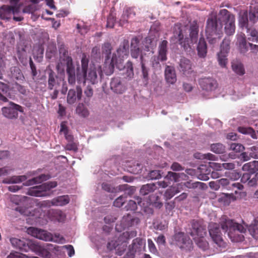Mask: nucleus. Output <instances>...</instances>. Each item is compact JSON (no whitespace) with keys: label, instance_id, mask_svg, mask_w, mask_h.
Listing matches in <instances>:
<instances>
[{"label":"nucleus","instance_id":"1","mask_svg":"<svg viewBox=\"0 0 258 258\" xmlns=\"http://www.w3.org/2000/svg\"><path fill=\"white\" fill-rule=\"evenodd\" d=\"M155 44L150 38L146 37L142 42L135 37L131 42V54L133 58L140 57L143 78L146 81L149 79V69L146 66L147 57L154 53L153 49Z\"/></svg>","mask_w":258,"mask_h":258},{"label":"nucleus","instance_id":"2","mask_svg":"<svg viewBox=\"0 0 258 258\" xmlns=\"http://www.w3.org/2000/svg\"><path fill=\"white\" fill-rule=\"evenodd\" d=\"M10 241L13 247L22 251L27 252L31 250L44 258H51V253L56 254L60 247L52 244H40L36 241L23 238L22 239L12 238Z\"/></svg>","mask_w":258,"mask_h":258},{"label":"nucleus","instance_id":"3","mask_svg":"<svg viewBox=\"0 0 258 258\" xmlns=\"http://www.w3.org/2000/svg\"><path fill=\"white\" fill-rule=\"evenodd\" d=\"M173 41L178 42L183 49L189 54L192 52L191 45L196 43L198 38L199 26L197 23H193L190 26L189 37L190 39L185 37L184 38L185 29L180 25L175 24L173 29Z\"/></svg>","mask_w":258,"mask_h":258},{"label":"nucleus","instance_id":"4","mask_svg":"<svg viewBox=\"0 0 258 258\" xmlns=\"http://www.w3.org/2000/svg\"><path fill=\"white\" fill-rule=\"evenodd\" d=\"M10 200L12 202L16 205H19L21 203H24L27 206H18L15 208V210L19 212L23 216L32 217L33 220H36L40 218V214L38 210H32L30 205L33 199L26 196L19 195H13L10 197Z\"/></svg>","mask_w":258,"mask_h":258},{"label":"nucleus","instance_id":"5","mask_svg":"<svg viewBox=\"0 0 258 258\" xmlns=\"http://www.w3.org/2000/svg\"><path fill=\"white\" fill-rule=\"evenodd\" d=\"M134 235V232H125L120 234L118 237L115 236L109 240L107 244V248L109 251H114L115 254L118 255H122L125 251L127 241Z\"/></svg>","mask_w":258,"mask_h":258},{"label":"nucleus","instance_id":"6","mask_svg":"<svg viewBox=\"0 0 258 258\" xmlns=\"http://www.w3.org/2000/svg\"><path fill=\"white\" fill-rule=\"evenodd\" d=\"M63 64L66 66V73L69 83L72 85H75L76 81V70L73 59L70 54L59 56V62L56 67L58 72L64 71V68L62 67Z\"/></svg>","mask_w":258,"mask_h":258},{"label":"nucleus","instance_id":"7","mask_svg":"<svg viewBox=\"0 0 258 258\" xmlns=\"http://www.w3.org/2000/svg\"><path fill=\"white\" fill-rule=\"evenodd\" d=\"M63 64L66 66V73L69 83L72 85H75L76 81V70L73 59L70 54L59 56V62L56 67L58 72L64 71V68L62 67Z\"/></svg>","mask_w":258,"mask_h":258},{"label":"nucleus","instance_id":"8","mask_svg":"<svg viewBox=\"0 0 258 258\" xmlns=\"http://www.w3.org/2000/svg\"><path fill=\"white\" fill-rule=\"evenodd\" d=\"M128 41L124 39L116 50V53H113L111 59V71H113L114 67L118 70H121L123 67V61L125 57L128 54Z\"/></svg>","mask_w":258,"mask_h":258},{"label":"nucleus","instance_id":"9","mask_svg":"<svg viewBox=\"0 0 258 258\" xmlns=\"http://www.w3.org/2000/svg\"><path fill=\"white\" fill-rule=\"evenodd\" d=\"M221 227L225 232H227L228 236L232 241L234 240V236L233 232H239L241 233H245L246 227L243 225L234 222L233 220L223 216L221 219Z\"/></svg>","mask_w":258,"mask_h":258},{"label":"nucleus","instance_id":"10","mask_svg":"<svg viewBox=\"0 0 258 258\" xmlns=\"http://www.w3.org/2000/svg\"><path fill=\"white\" fill-rule=\"evenodd\" d=\"M28 234L38 239L46 241H53L56 243H62L64 239L59 234H52L45 230L34 227H30L27 229Z\"/></svg>","mask_w":258,"mask_h":258},{"label":"nucleus","instance_id":"11","mask_svg":"<svg viewBox=\"0 0 258 258\" xmlns=\"http://www.w3.org/2000/svg\"><path fill=\"white\" fill-rule=\"evenodd\" d=\"M56 186V182L49 181L38 186L29 188L27 191V194L37 197H46L48 195L47 191L55 187Z\"/></svg>","mask_w":258,"mask_h":258},{"label":"nucleus","instance_id":"12","mask_svg":"<svg viewBox=\"0 0 258 258\" xmlns=\"http://www.w3.org/2000/svg\"><path fill=\"white\" fill-rule=\"evenodd\" d=\"M220 18L219 21L217 18L216 14H212L207 20L206 33L207 35L212 34H221L222 33V24L220 22Z\"/></svg>","mask_w":258,"mask_h":258},{"label":"nucleus","instance_id":"13","mask_svg":"<svg viewBox=\"0 0 258 258\" xmlns=\"http://www.w3.org/2000/svg\"><path fill=\"white\" fill-rule=\"evenodd\" d=\"M219 14L221 16L220 19L225 22V31L228 35H232L235 32V17L228 10L222 9Z\"/></svg>","mask_w":258,"mask_h":258},{"label":"nucleus","instance_id":"14","mask_svg":"<svg viewBox=\"0 0 258 258\" xmlns=\"http://www.w3.org/2000/svg\"><path fill=\"white\" fill-rule=\"evenodd\" d=\"M79 69L80 68L78 67L77 68V75H76V79L79 83L82 81L83 84H85L86 80L89 81L92 84H95L98 82L97 72H98V73H101L100 70L99 69L97 70L95 68H90L88 74H87L86 73V76H84V75H82L78 72Z\"/></svg>","mask_w":258,"mask_h":258},{"label":"nucleus","instance_id":"15","mask_svg":"<svg viewBox=\"0 0 258 258\" xmlns=\"http://www.w3.org/2000/svg\"><path fill=\"white\" fill-rule=\"evenodd\" d=\"M189 231L187 233L193 237L195 236L204 237L206 234V226L204 225L202 221L197 220H193L190 222Z\"/></svg>","mask_w":258,"mask_h":258},{"label":"nucleus","instance_id":"16","mask_svg":"<svg viewBox=\"0 0 258 258\" xmlns=\"http://www.w3.org/2000/svg\"><path fill=\"white\" fill-rule=\"evenodd\" d=\"M125 190L123 195L118 197L113 202L114 206L118 208L121 207L124 203L127 195L133 194L135 191L134 187H130L127 184H124L118 186V190Z\"/></svg>","mask_w":258,"mask_h":258},{"label":"nucleus","instance_id":"17","mask_svg":"<svg viewBox=\"0 0 258 258\" xmlns=\"http://www.w3.org/2000/svg\"><path fill=\"white\" fill-rule=\"evenodd\" d=\"M18 111L23 112L22 107L13 102H10V106L4 107L2 108L3 114L6 117L10 119L17 118Z\"/></svg>","mask_w":258,"mask_h":258},{"label":"nucleus","instance_id":"18","mask_svg":"<svg viewBox=\"0 0 258 258\" xmlns=\"http://www.w3.org/2000/svg\"><path fill=\"white\" fill-rule=\"evenodd\" d=\"M19 7L4 5L0 7V18L2 20H9L12 16L15 15L19 12Z\"/></svg>","mask_w":258,"mask_h":258},{"label":"nucleus","instance_id":"19","mask_svg":"<svg viewBox=\"0 0 258 258\" xmlns=\"http://www.w3.org/2000/svg\"><path fill=\"white\" fill-rule=\"evenodd\" d=\"M209 232L210 236L215 243L221 246L223 242L221 233L218 224L211 223L209 226Z\"/></svg>","mask_w":258,"mask_h":258},{"label":"nucleus","instance_id":"20","mask_svg":"<svg viewBox=\"0 0 258 258\" xmlns=\"http://www.w3.org/2000/svg\"><path fill=\"white\" fill-rule=\"evenodd\" d=\"M220 187L228 190H234V193H238L237 190H242L243 186L240 183L231 182L227 178H221L219 179Z\"/></svg>","mask_w":258,"mask_h":258},{"label":"nucleus","instance_id":"21","mask_svg":"<svg viewBox=\"0 0 258 258\" xmlns=\"http://www.w3.org/2000/svg\"><path fill=\"white\" fill-rule=\"evenodd\" d=\"M47 73L48 75V89L51 90L53 89H57L60 86L61 79H59L56 75L55 73L51 69L47 71Z\"/></svg>","mask_w":258,"mask_h":258},{"label":"nucleus","instance_id":"22","mask_svg":"<svg viewBox=\"0 0 258 258\" xmlns=\"http://www.w3.org/2000/svg\"><path fill=\"white\" fill-rule=\"evenodd\" d=\"M82 97V89L80 86H77L75 89L69 90L67 101L69 104H73L77 100H80Z\"/></svg>","mask_w":258,"mask_h":258},{"label":"nucleus","instance_id":"23","mask_svg":"<svg viewBox=\"0 0 258 258\" xmlns=\"http://www.w3.org/2000/svg\"><path fill=\"white\" fill-rule=\"evenodd\" d=\"M199 84L202 89L207 92L212 91L217 87L216 81L210 77L201 78Z\"/></svg>","mask_w":258,"mask_h":258},{"label":"nucleus","instance_id":"24","mask_svg":"<svg viewBox=\"0 0 258 258\" xmlns=\"http://www.w3.org/2000/svg\"><path fill=\"white\" fill-rule=\"evenodd\" d=\"M110 88L113 92L117 94H122L125 90V87L122 83L121 78L118 77L111 79Z\"/></svg>","mask_w":258,"mask_h":258},{"label":"nucleus","instance_id":"25","mask_svg":"<svg viewBox=\"0 0 258 258\" xmlns=\"http://www.w3.org/2000/svg\"><path fill=\"white\" fill-rule=\"evenodd\" d=\"M178 63V69L184 75L187 76L192 72V63L189 59L182 57Z\"/></svg>","mask_w":258,"mask_h":258},{"label":"nucleus","instance_id":"26","mask_svg":"<svg viewBox=\"0 0 258 258\" xmlns=\"http://www.w3.org/2000/svg\"><path fill=\"white\" fill-rule=\"evenodd\" d=\"M102 53L105 55V63L107 66H108V68L110 71V73H112L113 71H111V50L112 47L110 43H105L102 47Z\"/></svg>","mask_w":258,"mask_h":258},{"label":"nucleus","instance_id":"27","mask_svg":"<svg viewBox=\"0 0 258 258\" xmlns=\"http://www.w3.org/2000/svg\"><path fill=\"white\" fill-rule=\"evenodd\" d=\"M28 49V47L24 43L18 44L17 47V55L21 62L27 59Z\"/></svg>","mask_w":258,"mask_h":258},{"label":"nucleus","instance_id":"28","mask_svg":"<svg viewBox=\"0 0 258 258\" xmlns=\"http://www.w3.org/2000/svg\"><path fill=\"white\" fill-rule=\"evenodd\" d=\"M165 77L167 82L173 84L176 81V76L173 67L167 66L165 70Z\"/></svg>","mask_w":258,"mask_h":258},{"label":"nucleus","instance_id":"29","mask_svg":"<svg viewBox=\"0 0 258 258\" xmlns=\"http://www.w3.org/2000/svg\"><path fill=\"white\" fill-rule=\"evenodd\" d=\"M8 97L12 98L10 90L7 84L0 82V100L7 102Z\"/></svg>","mask_w":258,"mask_h":258},{"label":"nucleus","instance_id":"30","mask_svg":"<svg viewBox=\"0 0 258 258\" xmlns=\"http://www.w3.org/2000/svg\"><path fill=\"white\" fill-rule=\"evenodd\" d=\"M135 16V13L132 8H126L123 11V14L120 19V25L121 26L123 25L128 22L129 19L133 18Z\"/></svg>","mask_w":258,"mask_h":258},{"label":"nucleus","instance_id":"31","mask_svg":"<svg viewBox=\"0 0 258 258\" xmlns=\"http://www.w3.org/2000/svg\"><path fill=\"white\" fill-rule=\"evenodd\" d=\"M122 71V75H123L126 79H131L134 77V73L133 70V63L128 61L125 66L123 64L121 70Z\"/></svg>","mask_w":258,"mask_h":258},{"label":"nucleus","instance_id":"32","mask_svg":"<svg viewBox=\"0 0 258 258\" xmlns=\"http://www.w3.org/2000/svg\"><path fill=\"white\" fill-rule=\"evenodd\" d=\"M168 42L166 40L162 41L158 46V55L161 61H165L167 59Z\"/></svg>","mask_w":258,"mask_h":258},{"label":"nucleus","instance_id":"33","mask_svg":"<svg viewBox=\"0 0 258 258\" xmlns=\"http://www.w3.org/2000/svg\"><path fill=\"white\" fill-rule=\"evenodd\" d=\"M50 219L51 220L62 222L65 219V215L62 211L58 210H51L48 212Z\"/></svg>","mask_w":258,"mask_h":258},{"label":"nucleus","instance_id":"34","mask_svg":"<svg viewBox=\"0 0 258 258\" xmlns=\"http://www.w3.org/2000/svg\"><path fill=\"white\" fill-rule=\"evenodd\" d=\"M242 169L244 171H247L250 174H253L258 171V161H253L244 164Z\"/></svg>","mask_w":258,"mask_h":258},{"label":"nucleus","instance_id":"35","mask_svg":"<svg viewBox=\"0 0 258 258\" xmlns=\"http://www.w3.org/2000/svg\"><path fill=\"white\" fill-rule=\"evenodd\" d=\"M9 76L13 80L23 81L24 79L23 73L19 68L17 67H13L11 68L10 73L9 74Z\"/></svg>","mask_w":258,"mask_h":258},{"label":"nucleus","instance_id":"36","mask_svg":"<svg viewBox=\"0 0 258 258\" xmlns=\"http://www.w3.org/2000/svg\"><path fill=\"white\" fill-rule=\"evenodd\" d=\"M198 55L200 57H205L207 53L206 42L204 38L201 37L197 46Z\"/></svg>","mask_w":258,"mask_h":258},{"label":"nucleus","instance_id":"37","mask_svg":"<svg viewBox=\"0 0 258 258\" xmlns=\"http://www.w3.org/2000/svg\"><path fill=\"white\" fill-rule=\"evenodd\" d=\"M70 199L68 195L59 196L51 200V205L54 206H62L69 203Z\"/></svg>","mask_w":258,"mask_h":258},{"label":"nucleus","instance_id":"38","mask_svg":"<svg viewBox=\"0 0 258 258\" xmlns=\"http://www.w3.org/2000/svg\"><path fill=\"white\" fill-rule=\"evenodd\" d=\"M161 192L156 193L151 195L149 197L150 201L153 206L159 209L161 208L163 206V203L161 201Z\"/></svg>","mask_w":258,"mask_h":258},{"label":"nucleus","instance_id":"39","mask_svg":"<svg viewBox=\"0 0 258 258\" xmlns=\"http://www.w3.org/2000/svg\"><path fill=\"white\" fill-rule=\"evenodd\" d=\"M48 179L47 176L45 174H41L37 177H34L32 179H29L23 183V185L28 186L32 185L35 184L40 183Z\"/></svg>","mask_w":258,"mask_h":258},{"label":"nucleus","instance_id":"40","mask_svg":"<svg viewBox=\"0 0 258 258\" xmlns=\"http://www.w3.org/2000/svg\"><path fill=\"white\" fill-rule=\"evenodd\" d=\"M135 200H130L125 206V208L127 211H135L137 208V205L141 206V203L142 202V200L141 198L137 197L135 198Z\"/></svg>","mask_w":258,"mask_h":258},{"label":"nucleus","instance_id":"41","mask_svg":"<svg viewBox=\"0 0 258 258\" xmlns=\"http://www.w3.org/2000/svg\"><path fill=\"white\" fill-rule=\"evenodd\" d=\"M157 188L156 184L149 183L143 185L140 190L141 195L146 196L149 193L154 191Z\"/></svg>","mask_w":258,"mask_h":258},{"label":"nucleus","instance_id":"42","mask_svg":"<svg viewBox=\"0 0 258 258\" xmlns=\"http://www.w3.org/2000/svg\"><path fill=\"white\" fill-rule=\"evenodd\" d=\"M27 177L26 175L13 176L9 178L4 180L6 183H19L26 180Z\"/></svg>","mask_w":258,"mask_h":258},{"label":"nucleus","instance_id":"43","mask_svg":"<svg viewBox=\"0 0 258 258\" xmlns=\"http://www.w3.org/2000/svg\"><path fill=\"white\" fill-rule=\"evenodd\" d=\"M138 223L139 219L138 218L133 219L130 214H127V216H124L121 221L123 228L132 226L134 224V222Z\"/></svg>","mask_w":258,"mask_h":258},{"label":"nucleus","instance_id":"44","mask_svg":"<svg viewBox=\"0 0 258 258\" xmlns=\"http://www.w3.org/2000/svg\"><path fill=\"white\" fill-rule=\"evenodd\" d=\"M239 132L244 135H249L251 138L254 139L257 138L256 133L250 127L240 126L238 128Z\"/></svg>","mask_w":258,"mask_h":258},{"label":"nucleus","instance_id":"45","mask_svg":"<svg viewBox=\"0 0 258 258\" xmlns=\"http://www.w3.org/2000/svg\"><path fill=\"white\" fill-rule=\"evenodd\" d=\"M76 111L77 114L83 117H86L88 116L89 114V111L88 108L85 107L84 104L82 103L78 104Z\"/></svg>","mask_w":258,"mask_h":258},{"label":"nucleus","instance_id":"46","mask_svg":"<svg viewBox=\"0 0 258 258\" xmlns=\"http://www.w3.org/2000/svg\"><path fill=\"white\" fill-rule=\"evenodd\" d=\"M238 42L239 44V47L241 52H246L248 50V43H247L244 34H240L238 37Z\"/></svg>","mask_w":258,"mask_h":258},{"label":"nucleus","instance_id":"47","mask_svg":"<svg viewBox=\"0 0 258 258\" xmlns=\"http://www.w3.org/2000/svg\"><path fill=\"white\" fill-rule=\"evenodd\" d=\"M239 23L241 27L245 28L246 31L250 30V27L249 26L250 25V24L248 21V16L247 13H244L240 16L239 19Z\"/></svg>","mask_w":258,"mask_h":258},{"label":"nucleus","instance_id":"48","mask_svg":"<svg viewBox=\"0 0 258 258\" xmlns=\"http://www.w3.org/2000/svg\"><path fill=\"white\" fill-rule=\"evenodd\" d=\"M194 157L195 158L200 160L207 159L215 161L217 159V157L216 156L210 153L207 154L196 153L194 154Z\"/></svg>","mask_w":258,"mask_h":258},{"label":"nucleus","instance_id":"49","mask_svg":"<svg viewBox=\"0 0 258 258\" xmlns=\"http://www.w3.org/2000/svg\"><path fill=\"white\" fill-rule=\"evenodd\" d=\"M211 150L216 154H223L225 152V147L221 143L213 144L211 145Z\"/></svg>","mask_w":258,"mask_h":258},{"label":"nucleus","instance_id":"50","mask_svg":"<svg viewBox=\"0 0 258 258\" xmlns=\"http://www.w3.org/2000/svg\"><path fill=\"white\" fill-rule=\"evenodd\" d=\"M196 244L198 246L203 249V250H205L208 248V243L205 240L204 237L198 236L197 237L193 238Z\"/></svg>","mask_w":258,"mask_h":258},{"label":"nucleus","instance_id":"51","mask_svg":"<svg viewBox=\"0 0 258 258\" xmlns=\"http://www.w3.org/2000/svg\"><path fill=\"white\" fill-rule=\"evenodd\" d=\"M85 94L84 102L87 105H89L91 98L93 95V89L91 86L88 85L84 91Z\"/></svg>","mask_w":258,"mask_h":258},{"label":"nucleus","instance_id":"52","mask_svg":"<svg viewBox=\"0 0 258 258\" xmlns=\"http://www.w3.org/2000/svg\"><path fill=\"white\" fill-rule=\"evenodd\" d=\"M223 33L221 34H212L207 35V37L210 44L215 45L218 44L222 36Z\"/></svg>","mask_w":258,"mask_h":258},{"label":"nucleus","instance_id":"53","mask_svg":"<svg viewBox=\"0 0 258 258\" xmlns=\"http://www.w3.org/2000/svg\"><path fill=\"white\" fill-rule=\"evenodd\" d=\"M179 190L176 186H171L164 194V198L166 200L171 199L175 194L178 193Z\"/></svg>","mask_w":258,"mask_h":258},{"label":"nucleus","instance_id":"54","mask_svg":"<svg viewBox=\"0 0 258 258\" xmlns=\"http://www.w3.org/2000/svg\"><path fill=\"white\" fill-rule=\"evenodd\" d=\"M248 230L253 237H256L258 236V220H254L248 227Z\"/></svg>","mask_w":258,"mask_h":258},{"label":"nucleus","instance_id":"55","mask_svg":"<svg viewBox=\"0 0 258 258\" xmlns=\"http://www.w3.org/2000/svg\"><path fill=\"white\" fill-rule=\"evenodd\" d=\"M238 157L241 161L245 162L249 160L251 158H258V155L254 153L248 154L247 152H244L241 153Z\"/></svg>","mask_w":258,"mask_h":258},{"label":"nucleus","instance_id":"56","mask_svg":"<svg viewBox=\"0 0 258 258\" xmlns=\"http://www.w3.org/2000/svg\"><path fill=\"white\" fill-rule=\"evenodd\" d=\"M232 68L233 71L239 75H243L245 73L243 66L240 62H233Z\"/></svg>","mask_w":258,"mask_h":258},{"label":"nucleus","instance_id":"57","mask_svg":"<svg viewBox=\"0 0 258 258\" xmlns=\"http://www.w3.org/2000/svg\"><path fill=\"white\" fill-rule=\"evenodd\" d=\"M89 59L85 54H83L81 59V69L83 75L86 76L88 67Z\"/></svg>","mask_w":258,"mask_h":258},{"label":"nucleus","instance_id":"58","mask_svg":"<svg viewBox=\"0 0 258 258\" xmlns=\"http://www.w3.org/2000/svg\"><path fill=\"white\" fill-rule=\"evenodd\" d=\"M230 40L229 39L225 38L220 45V51L224 53H228L230 49Z\"/></svg>","mask_w":258,"mask_h":258},{"label":"nucleus","instance_id":"59","mask_svg":"<svg viewBox=\"0 0 258 258\" xmlns=\"http://www.w3.org/2000/svg\"><path fill=\"white\" fill-rule=\"evenodd\" d=\"M227 53H224L220 52L218 53V61L219 65L224 68L226 66L227 59L226 58Z\"/></svg>","mask_w":258,"mask_h":258},{"label":"nucleus","instance_id":"60","mask_svg":"<svg viewBox=\"0 0 258 258\" xmlns=\"http://www.w3.org/2000/svg\"><path fill=\"white\" fill-rule=\"evenodd\" d=\"M161 60L159 56H153L151 57L150 61L152 67L155 70H160L161 65L159 61Z\"/></svg>","mask_w":258,"mask_h":258},{"label":"nucleus","instance_id":"61","mask_svg":"<svg viewBox=\"0 0 258 258\" xmlns=\"http://www.w3.org/2000/svg\"><path fill=\"white\" fill-rule=\"evenodd\" d=\"M178 173L173 172L172 171H168L167 174L164 177V179L166 180L174 181V182H178L179 180H178Z\"/></svg>","mask_w":258,"mask_h":258},{"label":"nucleus","instance_id":"62","mask_svg":"<svg viewBox=\"0 0 258 258\" xmlns=\"http://www.w3.org/2000/svg\"><path fill=\"white\" fill-rule=\"evenodd\" d=\"M229 150L234 151L235 153L242 152L244 150V146L237 143H231L230 145Z\"/></svg>","mask_w":258,"mask_h":258},{"label":"nucleus","instance_id":"63","mask_svg":"<svg viewBox=\"0 0 258 258\" xmlns=\"http://www.w3.org/2000/svg\"><path fill=\"white\" fill-rule=\"evenodd\" d=\"M174 239L179 244H185L187 241H189V239H186L184 238V233L182 232H178L174 236Z\"/></svg>","mask_w":258,"mask_h":258},{"label":"nucleus","instance_id":"64","mask_svg":"<svg viewBox=\"0 0 258 258\" xmlns=\"http://www.w3.org/2000/svg\"><path fill=\"white\" fill-rule=\"evenodd\" d=\"M161 177L160 170H152L148 174V178L150 179L154 180L160 178Z\"/></svg>","mask_w":258,"mask_h":258}]
</instances>
